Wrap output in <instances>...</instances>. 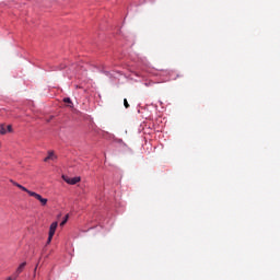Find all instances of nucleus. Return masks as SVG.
<instances>
[{
    "label": "nucleus",
    "instance_id": "nucleus-1",
    "mask_svg": "<svg viewBox=\"0 0 280 280\" xmlns=\"http://www.w3.org/2000/svg\"><path fill=\"white\" fill-rule=\"evenodd\" d=\"M28 196H31L32 198H35V200H38L42 205V207H46L47 206V198H43V196L38 195L35 191H28Z\"/></svg>",
    "mask_w": 280,
    "mask_h": 280
},
{
    "label": "nucleus",
    "instance_id": "nucleus-2",
    "mask_svg": "<svg viewBox=\"0 0 280 280\" xmlns=\"http://www.w3.org/2000/svg\"><path fill=\"white\" fill-rule=\"evenodd\" d=\"M56 229H58V222H52L50 224L49 233H48V235H50V237H54V235H56Z\"/></svg>",
    "mask_w": 280,
    "mask_h": 280
},
{
    "label": "nucleus",
    "instance_id": "nucleus-3",
    "mask_svg": "<svg viewBox=\"0 0 280 280\" xmlns=\"http://www.w3.org/2000/svg\"><path fill=\"white\" fill-rule=\"evenodd\" d=\"M56 159H58V156H56V153H54V151H48V156L44 159V162L47 163L49 161H56Z\"/></svg>",
    "mask_w": 280,
    "mask_h": 280
},
{
    "label": "nucleus",
    "instance_id": "nucleus-4",
    "mask_svg": "<svg viewBox=\"0 0 280 280\" xmlns=\"http://www.w3.org/2000/svg\"><path fill=\"white\" fill-rule=\"evenodd\" d=\"M11 183H13V185H14L15 187H18L19 189H22V191H25L26 194H30V191H32V190L25 188V186H23V185L16 183V182L11 180Z\"/></svg>",
    "mask_w": 280,
    "mask_h": 280
},
{
    "label": "nucleus",
    "instance_id": "nucleus-5",
    "mask_svg": "<svg viewBox=\"0 0 280 280\" xmlns=\"http://www.w3.org/2000/svg\"><path fill=\"white\" fill-rule=\"evenodd\" d=\"M25 266H27V262L20 264V266L16 268L15 272H19L21 275V272H23V270H25Z\"/></svg>",
    "mask_w": 280,
    "mask_h": 280
},
{
    "label": "nucleus",
    "instance_id": "nucleus-6",
    "mask_svg": "<svg viewBox=\"0 0 280 280\" xmlns=\"http://www.w3.org/2000/svg\"><path fill=\"white\" fill-rule=\"evenodd\" d=\"M65 104H68L69 108H73V102L70 97L63 98Z\"/></svg>",
    "mask_w": 280,
    "mask_h": 280
},
{
    "label": "nucleus",
    "instance_id": "nucleus-7",
    "mask_svg": "<svg viewBox=\"0 0 280 280\" xmlns=\"http://www.w3.org/2000/svg\"><path fill=\"white\" fill-rule=\"evenodd\" d=\"M80 180H81L80 177H71L70 185H78V183H80Z\"/></svg>",
    "mask_w": 280,
    "mask_h": 280
},
{
    "label": "nucleus",
    "instance_id": "nucleus-8",
    "mask_svg": "<svg viewBox=\"0 0 280 280\" xmlns=\"http://www.w3.org/2000/svg\"><path fill=\"white\" fill-rule=\"evenodd\" d=\"M69 222V214H66L65 219L60 222V226H65Z\"/></svg>",
    "mask_w": 280,
    "mask_h": 280
},
{
    "label": "nucleus",
    "instance_id": "nucleus-9",
    "mask_svg": "<svg viewBox=\"0 0 280 280\" xmlns=\"http://www.w3.org/2000/svg\"><path fill=\"white\" fill-rule=\"evenodd\" d=\"M7 133H8V129H5V126L1 125L0 135H7Z\"/></svg>",
    "mask_w": 280,
    "mask_h": 280
},
{
    "label": "nucleus",
    "instance_id": "nucleus-10",
    "mask_svg": "<svg viewBox=\"0 0 280 280\" xmlns=\"http://www.w3.org/2000/svg\"><path fill=\"white\" fill-rule=\"evenodd\" d=\"M62 178L65 180V183H67L68 185H70L71 183V177L67 176V175H62Z\"/></svg>",
    "mask_w": 280,
    "mask_h": 280
},
{
    "label": "nucleus",
    "instance_id": "nucleus-11",
    "mask_svg": "<svg viewBox=\"0 0 280 280\" xmlns=\"http://www.w3.org/2000/svg\"><path fill=\"white\" fill-rule=\"evenodd\" d=\"M19 275H21L20 272L15 271L13 275H12V279L13 280H18L19 279Z\"/></svg>",
    "mask_w": 280,
    "mask_h": 280
},
{
    "label": "nucleus",
    "instance_id": "nucleus-12",
    "mask_svg": "<svg viewBox=\"0 0 280 280\" xmlns=\"http://www.w3.org/2000/svg\"><path fill=\"white\" fill-rule=\"evenodd\" d=\"M124 106H125V108H130V104H128L127 98L124 100Z\"/></svg>",
    "mask_w": 280,
    "mask_h": 280
},
{
    "label": "nucleus",
    "instance_id": "nucleus-13",
    "mask_svg": "<svg viewBox=\"0 0 280 280\" xmlns=\"http://www.w3.org/2000/svg\"><path fill=\"white\" fill-rule=\"evenodd\" d=\"M7 131H8V132H12V125H8V126H7Z\"/></svg>",
    "mask_w": 280,
    "mask_h": 280
},
{
    "label": "nucleus",
    "instance_id": "nucleus-14",
    "mask_svg": "<svg viewBox=\"0 0 280 280\" xmlns=\"http://www.w3.org/2000/svg\"><path fill=\"white\" fill-rule=\"evenodd\" d=\"M51 240H54V237H51V235H48L47 244H51Z\"/></svg>",
    "mask_w": 280,
    "mask_h": 280
},
{
    "label": "nucleus",
    "instance_id": "nucleus-15",
    "mask_svg": "<svg viewBox=\"0 0 280 280\" xmlns=\"http://www.w3.org/2000/svg\"><path fill=\"white\" fill-rule=\"evenodd\" d=\"M36 270H38V265H36L35 269H34V276L33 277H36Z\"/></svg>",
    "mask_w": 280,
    "mask_h": 280
},
{
    "label": "nucleus",
    "instance_id": "nucleus-16",
    "mask_svg": "<svg viewBox=\"0 0 280 280\" xmlns=\"http://www.w3.org/2000/svg\"><path fill=\"white\" fill-rule=\"evenodd\" d=\"M7 280H13L12 277H8Z\"/></svg>",
    "mask_w": 280,
    "mask_h": 280
}]
</instances>
